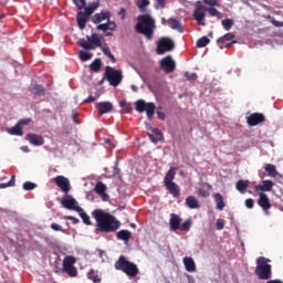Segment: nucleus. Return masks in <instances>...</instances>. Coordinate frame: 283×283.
Wrapping results in <instances>:
<instances>
[{
	"mask_svg": "<svg viewBox=\"0 0 283 283\" xmlns=\"http://www.w3.org/2000/svg\"><path fill=\"white\" fill-rule=\"evenodd\" d=\"M51 229H52L53 231H63V232H64L63 227H61V226L57 224V223H52V224H51Z\"/></svg>",
	"mask_w": 283,
	"mask_h": 283,
	"instance_id": "nucleus-56",
	"label": "nucleus"
},
{
	"mask_svg": "<svg viewBox=\"0 0 283 283\" xmlns=\"http://www.w3.org/2000/svg\"><path fill=\"white\" fill-rule=\"evenodd\" d=\"M101 65H103V62L101 61V59H95L91 63L90 69L92 72H101Z\"/></svg>",
	"mask_w": 283,
	"mask_h": 283,
	"instance_id": "nucleus-36",
	"label": "nucleus"
},
{
	"mask_svg": "<svg viewBox=\"0 0 283 283\" xmlns=\"http://www.w3.org/2000/svg\"><path fill=\"white\" fill-rule=\"evenodd\" d=\"M159 66L166 74H174L176 72V62L170 55L160 60Z\"/></svg>",
	"mask_w": 283,
	"mask_h": 283,
	"instance_id": "nucleus-13",
	"label": "nucleus"
},
{
	"mask_svg": "<svg viewBox=\"0 0 283 283\" xmlns=\"http://www.w3.org/2000/svg\"><path fill=\"white\" fill-rule=\"evenodd\" d=\"M116 235L117 240H123L124 242H129V240H132V232L129 230H120Z\"/></svg>",
	"mask_w": 283,
	"mask_h": 283,
	"instance_id": "nucleus-27",
	"label": "nucleus"
},
{
	"mask_svg": "<svg viewBox=\"0 0 283 283\" xmlns=\"http://www.w3.org/2000/svg\"><path fill=\"white\" fill-rule=\"evenodd\" d=\"M135 30L138 34L146 36L148 41H151L154 39V30H156V20L149 13L140 14L137 17Z\"/></svg>",
	"mask_w": 283,
	"mask_h": 283,
	"instance_id": "nucleus-3",
	"label": "nucleus"
},
{
	"mask_svg": "<svg viewBox=\"0 0 283 283\" xmlns=\"http://www.w3.org/2000/svg\"><path fill=\"white\" fill-rule=\"evenodd\" d=\"M148 136L151 143H155V144L163 143L164 140L163 133L158 128H150V130L148 132Z\"/></svg>",
	"mask_w": 283,
	"mask_h": 283,
	"instance_id": "nucleus-20",
	"label": "nucleus"
},
{
	"mask_svg": "<svg viewBox=\"0 0 283 283\" xmlns=\"http://www.w3.org/2000/svg\"><path fill=\"white\" fill-rule=\"evenodd\" d=\"M258 205L264 211H269V209H271V200H269V196L264 192H259Z\"/></svg>",
	"mask_w": 283,
	"mask_h": 283,
	"instance_id": "nucleus-18",
	"label": "nucleus"
},
{
	"mask_svg": "<svg viewBox=\"0 0 283 283\" xmlns=\"http://www.w3.org/2000/svg\"><path fill=\"white\" fill-rule=\"evenodd\" d=\"M106 81L113 87H118L123 81V72L114 70L112 66H106L105 69Z\"/></svg>",
	"mask_w": 283,
	"mask_h": 283,
	"instance_id": "nucleus-8",
	"label": "nucleus"
},
{
	"mask_svg": "<svg viewBox=\"0 0 283 283\" xmlns=\"http://www.w3.org/2000/svg\"><path fill=\"white\" fill-rule=\"evenodd\" d=\"M203 3H206V6H210V8H216V6H220V3H218V0H203Z\"/></svg>",
	"mask_w": 283,
	"mask_h": 283,
	"instance_id": "nucleus-48",
	"label": "nucleus"
},
{
	"mask_svg": "<svg viewBox=\"0 0 283 283\" xmlns=\"http://www.w3.org/2000/svg\"><path fill=\"white\" fill-rule=\"evenodd\" d=\"M99 197L102 198L103 202H109V195L106 192L101 193Z\"/></svg>",
	"mask_w": 283,
	"mask_h": 283,
	"instance_id": "nucleus-57",
	"label": "nucleus"
},
{
	"mask_svg": "<svg viewBox=\"0 0 283 283\" xmlns=\"http://www.w3.org/2000/svg\"><path fill=\"white\" fill-rule=\"evenodd\" d=\"M97 30H102V32H107V30H109L108 22L98 24Z\"/></svg>",
	"mask_w": 283,
	"mask_h": 283,
	"instance_id": "nucleus-53",
	"label": "nucleus"
},
{
	"mask_svg": "<svg viewBox=\"0 0 283 283\" xmlns=\"http://www.w3.org/2000/svg\"><path fill=\"white\" fill-rule=\"evenodd\" d=\"M94 191L97 193V196H101V193H105V191H107V186L102 181H97Z\"/></svg>",
	"mask_w": 283,
	"mask_h": 283,
	"instance_id": "nucleus-35",
	"label": "nucleus"
},
{
	"mask_svg": "<svg viewBox=\"0 0 283 283\" xmlns=\"http://www.w3.org/2000/svg\"><path fill=\"white\" fill-rule=\"evenodd\" d=\"M72 1L78 10H83V8H85L86 6L85 0H72Z\"/></svg>",
	"mask_w": 283,
	"mask_h": 283,
	"instance_id": "nucleus-46",
	"label": "nucleus"
},
{
	"mask_svg": "<svg viewBox=\"0 0 283 283\" xmlns=\"http://www.w3.org/2000/svg\"><path fill=\"white\" fill-rule=\"evenodd\" d=\"M235 189H238L240 193H247V189H249V180L241 179L237 181Z\"/></svg>",
	"mask_w": 283,
	"mask_h": 283,
	"instance_id": "nucleus-29",
	"label": "nucleus"
},
{
	"mask_svg": "<svg viewBox=\"0 0 283 283\" xmlns=\"http://www.w3.org/2000/svg\"><path fill=\"white\" fill-rule=\"evenodd\" d=\"M87 23V17L83 12L77 13V25L80 30H85V25Z\"/></svg>",
	"mask_w": 283,
	"mask_h": 283,
	"instance_id": "nucleus-31",
	"label": "nucleus"
},
{
	"mask_svg": "<svg viewBox=\"0 0 283 283\" xmlns=\"http://www.w3.org/2000/svg\"><path fill=\"white\" fill-rule=\"evenodd\" d=\"M186 205L189 209H199L200 208V202L193 196L187 197Z\"/></svg>",
	"mask_w": 283,
	"mask_h": 283,
	"instance_id": "nucleus-26",
	"label": "nucleus"
},
{
	"mask_svg": "<svg viewBox=\"0 0 283 283\" xmlns=\"http://www.w3.org/2000/svg\"><path fill=\"white\" fill-rule=\"evenodd\" d=\"M24 191H32V189H36V184L32 181H27L23 184Z\"/></svg>",
	"mask_w": 283,
	"mask_h": 283,
	"instance_id": "nucleus-45",
	"label": "nucleus"
},
{
	"mask_svg": "<svg viewBox=\"0 0 283 283\" xmlns=\"http://www.w3.org/2000/svg\"><path fill=\"white\" fill-rule=\"evenodd\" d=\"M169 27L172 30H177V32H185V29L182 28V24L180 23V20L176 19V18H170L169 19Z\"/></svg>",
	"mask_w": 283,
	"mask_h": 283,
	"instance_id": "nucleus-24",
	"label": "nucleus"
},
{
	"mask_svg": "<svg viewBox=\"0 0 283 283\" xmlns=\"http://www.w3.org/2000/svg\"><path fill=\"white\" fill-rule=\"evenodd\" d=\"M157 116H158V118H159L160 120H165V113L158 111V112H157Z\"/></svg>",
	"mask_w": 283,
	"mask_h": 283,
	"instance_id": "nucleus-62",
	"label": "nucleus"
},
{
	"mask_svg": "<svg viewBox=\"0 0 283 283\" xmlns=\"http://www.w3.org/2000/svg\"><path fill=\"white\" fill-rule=\"evenodd\" d=\"M77 213H80V217L82 218L84 224H87V227H91L92 220L90 219V214H86L83 209L82 211H77Z\"/></svg>",
	"mask_w": 283,
	"mask_h": 283,
	"instance_id": "nucleus-39",
	"label": "nucleus"
},
{
	"mask_svg": "<svg viewBox=\"0 0 283 283\" xmlns=\"http://www.w3.org/2000/svg\"><path fill=\"white\" fill-rule=\"evenodd\" d=\"M185 77L187 78V81H197L198 80V75L196 73H191V72H186Z\"/></svg>",
	"mask_w": 283,
	"mask_h": 283,
	"instance_id": "nucleus-47",
	"label": "nucleus"
},
{
	"mask_svg": "<svg viewBox=\"0 0 283 283\" xmlns=\"http://www.w3.org/2000/svg\"><path fill=\"white\" fill-rule=\"evenodd\" d=\"M31 92L34 94V96H45V87L39 84H34L31 87Z\"/></svg>",
	"mask_w": 283,
	"mask_h": 283,
	"instance_id": "nucleus-32",
	"label": "nucleus"
},
{
	"mask_svg": "<svg viewBox=\"0 0 283 283\" xmlns=\"http://www.w3.org/2000/svg\"><path fill=\"white\" fill-rule=\"evenodd\" d=\"M198 195L201 196V198H209L210 193L206 189H199Z\"/></svg>",
	"mask_w": 283,
	"mask_h": 283,
	"instance_id": "nucleus-54",
	"label": "nucleus"
},
{
	"mask_svg": "<svg viewBox=\"0 0 283 283\" xmlns=\"http://www.w3.org/2000/svg\"><path fill=\"white\" fill-rule=\"evenodd\" d=\"M30 123H32V119H31V118L20 119V120L18 122V124H19L21 127H23V126H25V125H30Z\"/></svg>",
	"mask_w": 283,
	"mask_h": 283,
	"instance_id": "nucleus-55",
	"label": "nucleus"
},
{
	"mask_svg": "<svg viewBox=\"0 0 283 283\" xmlns=\"http://www.w3.org/2000/svg\"><path fill=\"white\" fill-rule=\"evenodd\" d=\"M80 48L83 50H96V48H101L103 54L111 59L112 63H116V57L112 54V51L107 46H103V41L101 40V35L98 33H92V35H87L85 39H80L77 42Z\"/></svg>",
	"mask_w": 283,
	"mask_h": 283,
	"instance_id": "nucleus-2",
	"label": "nucleus"
},
{
	"mask_svg": "<svg viewBox=\"0 0 283 283\" xmlns=\"http://www.w3.org/2000/svg\"><path fill=\"white\" fill-rule=\"evenodd\" d=\"M271 260L260 256L256 260V269L255 274L258 275L259 280H271L272 266L269 264Z\"/></svg>",
	"mask_w": 283,
	"mask_h": 283,
	"instance_id": "nucleus-6",
	"label": "nucleus"
},
{
	"mask_svg": "<svg viewBox=\"0 0 283 283\" xmlns=\"http://www.w3.org/2000/svg\"><path fill=\"white\" fill-rule=\"evenodd\" d=\"M87 277L94 283H101V276L98 275V271L96 270H90V272L87 273Z\"/></svg>",
	"mask_w": 283,
	"mask_h": 283,
	"instance_id": "nucleus-34",
	"label": "nucleus"
},
{
	"mask_svg": "<svg viewBox=\"0 0 283 283\" xmlns=\"http://www.w3.org/2000/svg\"><path fill=\"white\" fill-rule=\"evenodd\" d=\"M136 112L139 114H143L146 112L148 120H151L154 118V114H156V104L154 103H147L143 99H138L135 102Z\"/></svg>",
	"mask_w": 283,
	"mask_h": 283,
	"instance_id": "nucleus-7",
	"label": "nucleus"
},
{
	"mask_svg": "<svg viewBox=\"0 0 283 283\" xmlns=\"http://www.w3.org/2000/svg\"><path fill=\"white\" fill-rule=\"evenodd\" d=\"M124 111L126 112V114H132V104H126Z\"/></svg>",
	"mask_w": 283,
	"mask_h": 283,
	"instance_id": "nucleus-60",
	"label": "nucleus"
},
{
	"mask_svg": "<svg viewBox=\"0 0 283 283\" xmlns=\"http://www.w3.org/2000/svg\"><path fill=\"white\" fill-rule=\"evenodd\" d=\"M76 258L72 255H66L63 260V270L67 273L70 277H76L78 275V271L76 270Z\"/></svg>",
	"mask_w": 283,
	"mask_h": 283,
	"instance_id": "nucleus-9",
	"label": "nucleus"
},
{
	"mask_svg": "<svg viewBox=\"0 0 283 283\" xmlns=\"http://www.w3.org/2000/svg\"><path fill=\"white\" fill-rule=\"evenodd\" d=\"M78 56H80L81 61H90L92 59V56H94V54L88 53L86 51H80Z\"/></svg>",
	"mask_w": 283,
	"mask_h": 283,
	"instance_id": "nucleus-41",
	"label": "nucleus"
},
{
	"mask_svg": "<svg viewBox=\"0 0 283 283\" xmlns=\"http://www.w3.org/2000/svg\"><path fill=\"white\" fill-rule=\"evenodd\" d=\"M264 169L270 178H277L280 176L277 168L273 164L265 165Z\"/></svg>",
	"mask_w": 283,
	"mask_h": 283,
	"instance_id": "nucleus-25",
	"label": "nucleus"
},
{
	"mask_svg": "<svg viewBox=\"0 0 283 283\" xmlns=\"http://www.w3.org/2000/svg\"><path fill=\"white\" fill-rule=\"evenodd\" d=\"M27 140L31 143V145H34L35 147H41V145H44L45 139H43V136L34 133H29L27 135Z\"/></svg>",
	"mask_w": 283,
	"mask_h": 283,
	"instance_id": "nucleus-17",
	"label": "nucleus"
},
{
	"mask_svg": "<svg viewBox=\"0 0 283 283\" xmlns=\"http://www.w3.org/2000/svg\"><path fill=\"white\" fill-rule=\"evenodd\" d=\"M222 27L224 28V30H227L229 32V30H231V28H233V21L231 19H226L222 20Z\"/></svg>",
	"mask_w": 283,
	"mask_h": 283,
	"instance_id": "nucleus-43",
	"label": "nucleus"
},
{
	"mask_svg": "<svg viewBox=\"0 0 283 283\" xmlns=\"http://www.w3.org/2000/svg\"><path fill=\"white\" fill-rule=\"evenodd\" d=\"M115 269L116 271H122V273H125L128 277H136L138 273H140V270H138V265L136 263L127 260L125 255H120L118 260L115 262Z\"/></svg>",
	"mask_w": 283,
	"mask_h": 283,
	"instance_id": "nucleus-4",
	"label": "nucleus"
},
{
	"mask_svg": "<svg viewBox=\"0 0 283 283\" xmlns=\"http://www.w3.org/2000/svg\"><path fill=\"white\" fill-rule=\"evenodd\" d=\"M266 283H283V282L280 281V280H270V281H268Z\"/></svg>",
	"mask_w": 283,
	"mask_h": 283,
	"instance_id": "nucleus-64",
	"label": "nucleus"
},
{
	"mask_svg": "<svg viewBox=\"0 0 283 283\" xmlns=\"http://www.w3.org/2000/svg\"><path fill=\"white\" fill-rule=\"evenodd\" d=\"M108 21V30H111V32H116V22L109 20V18L107 19Z\"/></svg>",
	"mask_w": 283,
	"mask_h": 283,
	"instance_id": "nucleus-51",
	"label": "nucleus"
},
{
	"mask_svg": "<svg viewBox=\"0 0 283 283\" xmlns=\"http://www.w3.org/2000/svg\"><path fill=\"white\" fill-rule=\"evenodd\" d=\"M233 39H235V35H233V33H226L223 36L217 40V45H219L220 50H224V45H222V42L233 41Z\"/></svg>",
	"mask_w": 283,
	"mask_h": 283,
	"instance_id": "nucleus-28",
	"label": "nucleus"
},
{
	"mask_svg": "<svg viewBox=\"0 0 283 283\" xmlns=\"http://www.w3.org/2000/svg\"><path fill=\"white\" fill-rule=\"evenodd\" d=\"M8 134L11 136H23V128L17 123L14 127L8 129Z\"/></svg>",
	"mask_w": 283,
	"mask_h": 283,
	"instance_id": "nucleus-33",
	"label": "nucleus"
},
{
	"mask_svg": "<svg viewBox=\"0 0 283 283\" xmlns=\"http://www.w3.org/2000/svg\"><path fill=\"white\" fill-rule=\"evenodd\" d=\"M98 6H93V7H86L84 9V17H92L94 14V10H96Z\"/></svg>",
	"mask_w": 283,
	"mask_h": 283,
	"instance_id": "nucleus-44",
	"label": "nucleus"
},
{
	"mask_svg": "<svg viewBox=\"0 0 283 283\" xmlns=\"http://www.w3.org/2000/svg\"><path fill=\"white\" fill-rule=\"evenodd\" d=\"M176 179V167H170L164 178V185L169 193L178 200L180 198V186L174 182Z\"/></svg>",
	"mask_w": 283,
	"mask_h": 283,
	"instance_id": "nucleus-5",
	"label": "nucleus"
},
{
	"mask_svg": "<svg viewBox=\"0 0 283 283\" xmlns=\"http://www.w3.org/2000/svg\"><path fill=\"white\" fill-rule=\"evenodd\" d=\"M275 184H273V181L271 180H263L261 181V185H256L254 187V191L259 192L261 191L260 193H264V191H273V186Z\"/></svg>",
	"mask_w": 283,
	"mask_h": 283,
	"instance_id": "nucleus-19",
	"label": "nucleus"
},
{
	"mask_svg": "<svg viewBox=\"0 0 283 283\" xmlns=\"http://www.w3.org/2000/svg\"><path fill=\"white\" fill-rule=\"evenodd\" d=\"M191 224H193V221L191 219H187L181 226H179L180 231H190Z\"/></svg>",
	"mask_w": 283,
	"mask_h": 283,
	"instance_id": "nucleus-40",
	"label": "nucleus"
},
{
	"mask_svg": "<svg viewBox=\"0 0 283 283\" xmlns=\"http://www.w3.org/2000/svg\"><path fill=\"white\" fill-rule=\"evenodd\" d=\"M264 120H266V118L262 113H253L249 117H247V123L250 127H255L261 123H264Z\"/></svg>",
	"mask_w": 283,
	"mask_h": 283,
	"instance_id": "nucleus-15",
	"label": "nucleus"
},
{
	"mask_svg": "<svg viewBox=\"0 0 283 283\" xmlns=\"http://www.w3.org/2000/svg\"><path fill=\"white\" fill-rule=\"evenodd\" d=\"M95 109L98 112L99 116H103L114 109V104L111 102H98L95 103Z\"/></svg>",
	"mask_w": 283,
	"mask_h": 283,
	"instance_id": "nucleus-16",
	"label": "nucleus"
},
{
	"mask_svg": "<svg viewBox=\"0 0 283 283\" xmlns=\"http://www.w3.org/2000/svg\"><path fill=\"white\" fill-rule=\"evenodd\" d=\"M206 17H207V8L202 6L200 1H198L195 6L193 10V19L197 21L198 25H207L206 22Z\"/></svg>",
	"mask_w": 283,
	"mask_h": 283,
	"instance_id": "nucleus-10",
	"label": "nucleus"
},
{
	"mask_svg": "<svg viewBox=\"0 0 283 283\" xmlns=\"http://www.w3.org/2000/svg\"><path fill=\"white\" fill-rule=\"evenodd\" d=\"M66 220H72L73 221V224H78V219L76 217H72V216H67L66 217Z\"/></svg>",
	"mask_w": 283,
	"mask_h": 283,
	"instance_id": "nucleus-59",
	"label": "nucleus"
},
{
	"mask_svg": "<svg viewBox=\"0 0 283 283\" xmlns=\"http://www.w3.org/2000/svg\"><path fill=\"white\" fill-rule=\"evenodd\" d=\"M92 216L96 221V232L114 233V231H118V229H120V221H117L116 217L105 212L104 210L96 209L92 212Z\"/></svg>",
	"mask_w": 283,
	"mask_h": 283,
	"instance_id": "nucleus-1",
	"label": "nucleus"
},
{
	"mask_svg": "<svg viewBox=\"0 0 283 283\" xmlns=\"http://www.w3.org/2000/svg\"><path fill=\"white\" fill-rule=\"evenodd\" d=\"M187 279L189 283H196V280L193 279V276L187 274Z\"/></svg>",
	"mask_w": 283,
	"mask_h": 283,
	"instance_id": "nucleus-63",
	"label": "nucleus"
},
{
	"mask_svg": "<svg viewBox=\"0 0 283 283\" xmlns=\"http://www.w3.org/2000/svg\"><path fill=\"white\" fill-rule=\"evenodd\" d=\"M209 43H211V40H209V38L203 35L202 38L197 40V48H207V45H209Z\"/></svg>",
	"mask_w": 283,
	"mask_h": 283,
	"instance_id": "nucleus-38",
	"label": "nucleus"
},
{
	"mask_svg": "<svg viewBox=\"0 0 283 283\" xmlns=\"http://www.w3.org/2000/svg\"><path fill=\"white\" fill-rule=\"evenodd\" d=\"M214 200H216L217 209L219 211H222L224 207H227V205L224 203V198L222 197V195H220V192L214 195Z\"/></svg>",
	"mask_w": 283,
	"mask_h": 283,
	"instance_id": "nucleus-30",
	"label": "nucleus"
},
{
	"mask_svg": "<svg viewBox=\"0 0 283 283\" xmlns=\"http://www.w3.org/2000/svg\"><path fill=\"white\" fill-rule=\"evenodd\" d=\"M157 4H156V9H164L167 7V0H156Z\"/></svg>",
	"mask_w": 283,
	"mask_h": 283,
	"instance_id": "nucleus-50",
	"label": "nucleus"
},
{
	"mask_svg": "<svg viewBox=\"0 0 283 283\" xmlns=\"http://www.w3.org/2000/svg\"><path fill=\"white\" fill-rule=\"evenodd\" d=\"M53 181L55 182L56 187L61 189L64 193H70V179L65 176H56Z\"/></svg>",
	"mask_w": 283,
	"mask_h": 283,
	"instance_id": "nucleus-14",
	"label": "nucleus"
},
{
	"mask_svg": "<svg viewBox=\"0 0 283 283\" xmlns=\"http://www.w3.org/2000/svg\"><path fill=\"white\" fill-rule=\"evenodd\" d=\"M254 206H255V200H253L252 198H249L245 200L247 209H253Z\"/></svg>",
	"mask_w": 283,
	"mask_h": 283,
	"instance_id": "nucleus-49",
	"label": "nucleus"
},
{
	"mask_svg": "<svg viewBox=\"0 0 283 283\" xmlns=\"http://www.w3.org/2000/svg\"><path fill=\"white\" fill-rule=\"evenodd\" d=\"M109 17H112V13H109V11H105V12H101V13H96L93 18L92 21L95 24L102 23V21H105L107 19H109Z\"/></svg>",
	"mask_w": 283,
	"mask_h": 283,
	"instance_id": "nucleus-23",
	"label": "nucleus"
},
{
	"mask_svg": "<svg viewBox=\"0 0 283 283\" xmlns=\"http://www.w3.org/2000/svg\"><path fill=\"white\" fill-rule=\"evenodd\" d=\"M216 224H217L218 231H222V229H224V220L218 219Z\"/></svg>",
	"mask_w": 283,
	"mask_h": 283,
	"instance_id": "nucleus-52",
	"label": "nucleus"
},
{
	"mask_svg": "<svg viewBox=\"0 0 283 283\" xmlns=\"http://www.w3.org/2000/svg\"><path fill=\"white\" fill-rule=\"evenodd\" d=\"M184 266L188 273H196V261H193V258H184Z\"/></svg>",
	"mask_w": 283,
	"mask_h": 283,
	"instance_id": "nucleus-22",
	"label": "nucleus"
},
{
	"mask_svg": "<svg viewBox=\"0 0 283 283\" xmlns=\"http://www.w3.org/2000/svg\"><path fill=\"white\" fill-rule=\"evenodd\" d=\"M176 48L174 41L169 38H161L157 43V54H164L165 52H171Z\"/></svg>",
	"mask_w": 283,
	"mask_h": 283,
	"instance_id": "nucleus-12",
	"label": "nucleus"
},
{
	"mask_svg": "<svg viewBox=\"0 0 283 283\" xmlns=\"http://www.w3.org/2000/svg\"><path fill=\"white\" fill-rule=\"evenodd\" d=\"M14 182H17V176H11V179L8 181L9 187H14Z\"/></svg>",
	"mask_w": 283,
	"mask_h": 283,
	"instance_id": "nucleus-58",
	"label": "nucleus"
},
{
	"mask_svg": "<svg viewBox=\"0 0 283 283\" xmlns=\"http://www.w3.org/2000/svg\"><path fill=\"white\" fill-rule=\"evenodd\" d=\"M136 3L139 12H147V6H149V0H137Z\"/></svg>",
	"mask_w": 283,
	"mask_h": 283,
	"instance_id": "nucleus-37",
	"label": "nucleus"
},
{
	"mask_svg": "<svg viewBox=\"0 0 283 283\" xmlns=\"http://www.w3.org/2000/svg\"><path fill=\"white\" fill-rule=\"evenodd\" d=\"M206 10L209 12L210 17H217L218 19H222V14L220 13V11H218V9L211 7Z\"/></svg>",
	"mask_w": 283,
	"mask_h": 283,
	"instance_id": "nucleus-42",
	"label": "nucleus"
},
{
	"mask_svg": "<svg viewBox=\"0 0 283 283\" xmlns=\"http://www.w3.org/2000/svg\"><path fill=\"white\" fill-rule=\"evenodd\" d=\"M181 222H182V219H180L178 214L171 213L169 219L170 231H178V229H180Z\"/></svg>",
	"mask_w": 283,
	"mask_h": 283,
	"instance_id": "nucleus-21",
	"label": "nucleus"
},
{
	"mask_svg": "<svg viewBox=\"0 0 283 283\" xmlns=\"http://www.w3.org/2000/svg\"><path fill=\"white\" fill-rule=\"evenodd\" d=\"M62 207L71 211H83V208L80 207L78 201L70 195H65L61 200Z\"/></svg>",
	"mask_w": 283,
	"mask_h": 283,
	"instance_id": "nucleus-11",
	"label": "nucleus"
},
{
	"mask_svg": "<svg viewBox=\"0 0 283 283\" xmlns=\"http://www.w3.org/2000/svg\"><path fill=\"white\" fill-rule=\"evenodd\" d=\"M94 101H96V97L90 95V96L84 101V103H94Z\"/></svg>",
	"mask_w": 283,
	"mask_h": 283,
	"instance_id": "nucleus-61",
	"label": "nucleus"
}]
</instances>
